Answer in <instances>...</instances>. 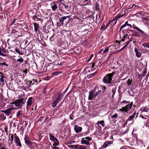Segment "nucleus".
<instances>
[{
    "mask_svg": "<svg viewBox=\"0 0 149 149\" xmlns=\"http://www.w3.org/2000/svg\"><path fill=\"white\" fill-rule=\"evenodd\" d=\"M115 74V72L113 71L112 73L107 74L103 78V82L106 84L110 83L112 79V77Z\"/></svg>",
    "mask_w": 149,
    "mask_h": 149,
    "instance_id": "f257e3e1",
    "label": "nucleus"
},
{
    "mask_svg": "<svg viewBox=\"0 0 149 149\" xmlns=\"http://www.w3.org/2000/svg\"><path fill=\"white\" fill-rule=\"evenodd\" d=\"M63 96V95L61 94V92L58 93V95L56 97L55 100L52 103V106L53 107H54L56 106L57 104L62 99Z\"/></svg>",
    "mask_w": 149,
    "mask_h": 149,
    "instance_id": "f03ea898",
    "label": "nucleus"
},
{
    "mask_svg": "<svg viewBox=\"0 0 149 149\" xmlns=\"http://www.w3.org/2000/svg\"><path fill=\"white\" fill-rule=\"evenodd\" d=\"M26 100L23 98L19 99L18 101L14 102L13 104L18 108H21L22 106V105L24 104Z\"/></svg>",
    "mask_w": 149,
    "mask_h": 149,
    "instance_id": "7ed1b4c3",
    "label": "nucleus"
},
{
    "mask_svg": "<svg viewBox=\"0 0 149 149\" xmlns=\"http://www.w3.org/2000/svg\"><path fill=\"white\" fill-rule=\"evenodd\" d=\"M133 102H132L128 104L127 105L123 107L122 108L120 109L119 110L121 111H125V112H127L131 108Z\"/></svg>",
    "mask_w": 149,
    "mask_h": 149,
    "instance_id": "20e7f679",
    "label": "nucleus"
},
{
    "mask_svg": "<svg viewBox=\"0 0 149 149\" xmlns=\"http://www.w3.org/2000/svg\"><path fill=\"white\" fill-rule=\"evenodd\" d=\"M127 33L129 34L130 36H132L138 38H140L141 35L137 32L134 31L133 30L128 29Z\"/></svg>",
    "mask_w": 149,
    "mask_h": 149,
    "instance_id": "39448f33",
    "label": "nucleus"
},
{
    "mask_svg": "<svg viewBox=\"0 0 149 149\" xmlns=\"http://www.w3.org/2000/svg\"><path fill=\"white\" fill-rule=\"evenodd\" d=\"M14 141L16 144L17 146H19L20 147H22L20 140L18 136H16L15 137Z\"/></svg>",
    "mask_w": 149,
    "mask_h": 149,
    "instance_id": "423d86ee",
    "label": "nucleus"
},
{
    "mask_svg": "<svg viewBox=\"0 0 149 149\" xmlns=\"http://www.w3.org/2000/svg\"><path fill=\"white\" fill-rule=\"evenodd\" d=\"M133 28L134 29L138 31H139L141 33H142L143 34V36H145V37L147 36V34L145 32L142 30H141L139 28H138L134 24H133Z\"/></svg>",
    "mask_w": 149,
    "mask_h": 149,
    "instance_id": "0eeeda50",
    "label": "nucleus"
},
{
    "mask_svg": "<svg viewBox=\"0 0 149 149\" xmlns=\"http://www.w3.org/2000/svg\"><path fill=\"white\" fill-rule=\"evenodd\" d=\"M14 109L13 107H12L10 109H8L6 110H1V111L6 114L7 116H8L10 114L12 110Z\"/></svg>",
    "mask_w": 149,
    "mask_h": 149,
    "instance_id": "6e6552de",
    "label": "nucleus"
},
{
    "mask_svg": "<svg viewBox=\"0 0 149 149\" xmlns=\"http://www.w3.org/2000/svg\"><path fill=\"white\" fill-rule=\"evenodd\" d=\"M25 142L26 144L28 146H30L31 145V142L28 136L25 135L24 138Z\"/></svg>",
    "mask_w": 149,
    "mask_h": 149,
    "instance_id": "1a4fd4ad",
    "label": "nucleus"
},
{
    "mask_svg": "<svg viewBox=\"0 0 149 149\" xmlns=\"http://www.w3.org/2000/svg\"><path fill=\"white\" fill-rule=\"evenodd\" d=\"M74 129L76 133H79L82 131V128L81 127L78 126L77 125H75Z\"/></svg>",
    "mask_w": 149,
    "mask_h": 149,
    "instance_id": "9d476101",
    "label": "nucleus"
},
{
    "mask_svg": "<svg viewBox=\"0 0 149 149\" xmlns=\"http://www.w3.org/2000/svg\"><path fill=\"white\" fill-rule=\"evenodd\" d=\"M94 92L93 91H91L89 92V95L88 96V100H93V99L95 97V94L94 95Z\"/></svg>",
    "mask_w": 149,
    "mask_h": 149,
    "instance_id": "9b49d317",
    "label": "nucleus"
},
{
    "mask_svg": "<svg viewBox=\"0 0 149 149\" xmlns=\"http://www.w3.org/2000/svg\"><path fill=\"white\" fill-rule=\"evenodd\" d=\"M81 143L82 144H85L87 146H89L90 145L89 142L85 140L84 138L81 139Z\"/></svg>",
    "mask_w": 149,
    "mask_h": 149,
    "instance_id": "f8f14e48",
    "label": "nucleus"
},
{
    "mask_svg": "<svg viewBox=\"0 0 149 149\" xmlns=\"http://www.w3.org/2000/svg\"><path fill=\"white\" fill-rule=\"evenodd\" d=\"M33 100L32 97H30L28 99L27 102V104L26 107L31 106L33 103Z\"/></svg>",
    "mask_w": 149,
    "mask_h": 149,
    "instance_id": "ddd939ff",
    "label": "nucleus"
},
{
    "mask_svg": "<svg viewBox=\"0 0 149 149\" xmlns=\"http://www.w3.org/2000/svg\"><path fill=\"white\" fill-rule=\"evenodd\" d=\"M113 143V142L111 141H109L105 143L102 145V148H105L108 146H109V145Z\"/></svg>",
    "mask_w": 149,
    "mask_h": 149,
    "instance_id": "4468645a",
    "label": "nucleus"
},
{
    "mask_svg": "<svg viewBox=\"0 0 149 149\" xmlns=\"http://www.w3.org/2000/svg\"><path fill=\"white\" fill-rule=\"evenodd\" d=\"M136 114V112L135 111L133 114L132 115L130 116L129 117V118H128V119L126 120L125 123H127V122L129 121H130L133 120L134 118L135 115Z\"/></svg>",
    "mask_w": 149,
    "mask_h": 149,
    "instance_id": "2eb2a0df",
    "label": "nucleus"
},
{
    "mask_svg": "<svg viewBox=\"0 0 149 149\" xmlns=\"http://www.w3.org/2000/svg\"><path fill=\"white\" fill-rule=\"evenodd\" d=\"M134 52L136 53V56L138 58H140L141 55V53L139 51V50L137 49H135Z\"/></svg>",
    "mask_w": 149,
    "mask_h": 149,
    "instance_id": "dca6fc26",
    "label": "nucleus"
},
{
    "mask_svg": "<svg viewBox=\"0 0 149 149\" xmlns=\"http://www.w3.org/2000/svg\"><path fill=\"white\" fill-rule=\"evenodd\" d=\"M70 17V16H64L61 17L59 20L60 22L61 23V24H63L64 21L67 18H69Z\"/></svg>",
    "mask_w": 149,
    "mask_h": 149,
    "instance_id": "f3484780",
    "label": "nucleus"
},
{
    "mask_svg": "<svg viewBox=\"0 0 149 149\" xmlns=\"http://www.w3.org/2000/svg\"><path fill=\"white\" fill-rule=\"evenodd\" d=\"M141 111L143 112H148L149 110V109L146 106H144L142 107L141 109Z\"/></svg>",
    "mask_w": 149,
    "mask_h": 149,
    "instance_id": "a211bd4d",
    "label": "nucleus"
},
{
    "mask_svg": "<svg viewBox=\"0 0 149 149\" xmlns=\"http://www.w3.org/2000/svg\"><path fill=\"white\" fill-rule=\"evenodd\" d=\"M1 77L0 81L3 84H4V79L6 78V77H5L3 74H1L0 76Z\"/></svg>",
    "mask_w": 149,
    "mask_h": 149,
    "instance_id": "6ab92c4d",
    "label": "nucleus"
},
{
    "mask_svg": "<svg viewBox=\"0 0 149 149\" xmlns=\"http://www.w3.org/2000/svg\"><path fill=\"white\" fill-rule=\"evenodd\" d=\"M50 139L52 141H58V140L54 136L52 135L51 134H49Z\"/></svg>",
    "mask_w": 149,
    "mask_h": 149,
    "instance_id": "aec40b11",
    "label": "nucleus"
},
{
    "mask_svg": "<svg viewBox=\"0 0 149 149\" xmlns=\"http://www.w3.org/2000/svg\"><path fill=\"white\" fill-rule=\"evenodd\" d=\"M127 26H129L131 27L132 26V25L131 24L128 23V22H125V24H124V25H123L121 26L120 29V30H121L123 28Z\"/></svg>",
    "mask_w": 149,
    "mask_h": 149,
    "instance_id": "412c9836",
    "label": "nucleus"
},
{
    "mask_svg": "<svg viewBox=\"0 0 149 149\" xmlns=\"http://www.w3.org/2000/svg\"><path fill=\"white\" fill-rule=\"evenodd\" d=\"M33 24L34 26V30L36 32L38 30L39 25L38 24L36 23H33Z\"/></svg>",
    "mask_w": 149,
    "mask_h": 149,
    "instance_id": "4be33fe9",
    "label": "nucleus"
},
{
    "mask_svg": "<svg viewBox=\"0 0 149 149\" xmlns=\"http://www.w3.org/2000/svg\"><path fill=\"white\" fill-rule=\"evenodd\" d=\"M79 146V145L78 144H77L75 145H70L69 146H68V147L70 148H72V149L75 148L78 149Z\"/></svg>",
    "mask_w": 149,
    "mask_h": 149,
    "instance_id": "5701e85b",
    "label": "nucleus"
},
{
    "mask_svg": "<svg viewBox=\"0 0 149 149\" xmlns=\"http://www.w3.org/2000/svg\"><path fill=\"white\" fill-rule=\"evenodd\" d=\"M54 5L52 6V8L53 11H55L58 8L57 6L55 3V2L53 3Z\"/></svg>",
    "mask_w": 149,
    "mask_h": 149,
    "instance_id": "b1692460",
    "label": "nucleus"
},
{
    "mask_svg": "<svg viewBox=\"0 0 149 149\" xmlns=\"http://www.w3.org/2000/svg\"><path fill=\"white\" fill-rule=\"evenodd\" d=\"M117 21V19H112V20L110 21L109 22V24H111V23H112L113 24V25H115L116 24V23Z\"/></svg>",
    "mask_w": 149,
    "mask_h": 149,
    "instance_id": "393cba45",
    "label": "nucleus"
},
{
    "mask_svg": "<svg viewBox=\"0 0 149 149\" xmlns=\"http://www.w3.org/2000/svg\"><path fill=\"white\" fill-rule=\"evenodd\" d=\"M4 66L8 67V65L6 64L5 62L0 63V66H1L2 68L4 67Z\"/></svg>",
    "mask_w": 149,
    "mask_h": 149,
    "instance_id": "a878e982",
    "label": "nucleus"
},
{
    "mask_svg": "<svg viewBox=\"0 0 149 149\" xmlns=\"http://www.w3.org/2000/svg\"><path fill=\"white\" fill-rule=\"evenodd\" d=\"M104 120H101L98 121L97 123V124H101L104 127L105 126V124H104Z\"/></svg>",
    "mask_w": 149,
    "mask_h": 149,
    "instance_id": "bb28decb",
    "label": "nucleus"
},
{
    "mask_svg": "<svg viewBox=\"0 0 149 149\" xmlns=\"http://www.w3.org/2000/svg\"><path fill=\"white\" fill-rule=\"evenodd\" d=\"M87 147L86 146L79 145L78 149H86Z\"/></svg>",
    "mask_w": 149,
    "mask_h": 149,
    "instance_id": "cd10ccee",
    "label": "nucleus"
},
{
    "mask_svg": "<svg viewBox=\"0 0 149 149\" xmlns=\"http://www.w3.org/2000/svg\"><path fill=\"white\" fill-rule=\"evenodd\" d=\"M61 4L62 5V8L63 9H65L66 10H67L68 9V7L65 4L63 3H62Z\"/></svg>",
    "mask_w": 149,
    "mask_h": 149,
    "instance_id": "c85d7f7f",
    "label": "nucleus"
},
{
    "mask_svg": "<svg viewBox=\"0 0 149 149\" xmlns=\"http://www.w3.org/2000/svg\"><path fill=\"white\" fill-rule=\"evenodd\" d=\"M22 114V111L19 110L17 113L16 116L17 117L19 118Z\"/></svg>",
    "mask_w": 149,
    "mask_h": 149,
    "instance_id": "c756f323",
    "label": "nucleus"
},
{
    "mask_svg": "<svg viewBox=\"0 0 149 149\" xmlns=\"http://www.w3.org/2000/svg\"><path fill=\"white\" fill-rule=\"evenodd\" d=\"M144 47L148 48H149V43H146L143 44L142 45Z\"/></svg>",
    "mask_w": 149,
    "mask_h": 149,
    "instance_id": "7c9ffc66",
    "label": "nucleus"
},
{
    "mask_svg": "<svg viewBox=\"0 0 149 149\" xmlns=\"http://www.w3.org/2000/svg\"><path fill=\"white\" fill-rule=\"evenodd\" d=\"M97 72L96 71L95 72H94L92 74H90L89 75H88V78H91L93 76H94L95 74H97Z\"/></svg>",
    "mask_w": 149,
    "mask_h": 149,
    "instance_id": "2f4dec72",
    "label": "nucleus"
},
{
    "mask_svg": "<svg viewBox=\"0 0 149 149\" xmlns=\"http://www.w3.org/2000/svg\"><path fill=\"white\" fill-rule=\"evenodd\" d=\"M129 34L127 32L126 34L124 36L122 40V41H124L127 38H129L127 37V36Z\"/></svg>",
    "mask_w": 149,
    "mask_h": 149,
    "instance_id": "473e14b6",
    "label": "nucleus"
},
{
    "mask_svg": "<svg viewBox=\"0 0 149 149\" xmlns=\"http://www.w3.org/2000/svg\"><path fill=\"white\" fill-rule=\"evenodd\" d=\"M109 50V49L108 47H107L103 51V53L104 54H106L107 52H108Z\"/></svg>",
    "mask_w": 149,
    "mask_h": 149,
    "instance_id": "72a5a7b5",
    "label": "nucleus"
},
{
    "mask_svg": "<svg viewBox=\"0 0 149 149\" xmlns=\"http://www.w3.org/2000/svg\"><path fill=\"white\" fill-rule=\"evenodd\" d=\"M61 73H62V72H54L53 73V75L54 76H56Z\"/></svg>",
    "mask_w": 149,
    "mask_h": 149,
    "instance_id": "f704fd0d",
    "label": "nucleus"
},
{
    "mask_svg": "<svg viewBox=\"0 0 149 149\" xmlns=\"http://www.w3.org/2000/svg\"><path fill=\"white\" fill-rule=\"evenodd\" d=\"M24 61V59L22 58H19L17 60V62H20V63H22Z\"/></svg>",
    "mask_w": 149,
    "mask_h": 149,
    "instance_id": "c9c22d12",
    "label": "nucleus"
},
{
    "mask_svg": "<svg viewBox=\"0 0 149 149\" xmlns=\"http://www.w3.org/2000/svg\"><path fill=\"white\" fill-rule=\"evenodd\" d=\"M33 19L34 20L38 21L40 20V19L37 17L36 16H33L32 17Z\"/></svg>",
    "mask_w": 149,
    "mask_h": 149,
    "instance_id": "e433bc0d",
    "label": "nucleus"
},
{
    "mask_svg": "<svg viewBox=\"0 0 149 149\" xmlns=\"http://www.w3.org/2000/svg\"><path fill=\"white\" fill-rule=\"evenodd\" d=\"M0 55L2 56H6V55L3 54L2 52V50L1 48H0Z\"/></svg>",
    "mask_w": 149,
    "mask_h": 149,
    "instance_id": "4c0bfd02",
    "label": "nucleus"
},
{
    "mask_svg": "<svg viewBox=\"0 0 149 149\" xmlns=\"http://www.w3.org/2000/svg\"><path fill=\"white\" fill-rule=\"evenodd\" d=\"M124 15H123V14H122V15L118 14L116 16L117 19L120 18L121 17H123L124 16Z\"/></svg>",
    "mask_w": 149,
    "mask_h": 149,
    "instance_id": "58836bf2",
    "label": "nucleus"
},
{
    "mask_svg": "<svg viewBox=\"0 0 149 149\" xmlns=\"http://www.w3.org/2000/svg\"><path fill=\"white\" fill-rule=\"evenodd\" d=\"M99 5L97 3H96L95 4V9L96 10H98L99 9Z\"/></svg>",
    "mask_w": 149,
    "mask_h": 149,
    "instance_id": "ea45409f",
    "label": "nucleus"
},
{
    "mask_svg": "<svg viewBox=\"0 0 149 149\" xmlns=\"http://www.w3.org/2000/svg\"><path fill=\"white\" fill-rule=\"evenodd\" d=\"M144 14V13H143V12H141V11H140V12H139L138 13H137L136 14L137 15V16H139V15H143Z\"/></svg>",
    "mask_w": 149,
    "mask_h": 149,
    "instance_id": "a19ab883",
    "label": "nucleus"
},
{
    "mask_svg": "<svg viewBox=\"0 0 149 149\" xmlns=\"http://www.w3.org/2000/svg\"><path fill=\"white\" fill-rule=\"evenodd\" d=\"M84 138L85 139H87L89 141H91L92 140V139L90 137L87 136V137H86L85 138Z\"/></svg>",
    "mask_w": 149,
    "mask_h": 149,
    "instance_id": "79ce46f5",
    "label": "nucleus"
},
{
    "mask_svg": "<svg viewBox=\"0 0 149 149\" xmlns=\"http://www.w3.org/2000/svg\"><path fill=\"white\" fill-rule=\"evenodd\" d=\"M15 50L16 52L18 53L19 54L21 55L22 54V53L20 52V51L17 48H15Z\"/></svg>",
    "mask_w": 149,
    "mask_h": 149,
    "instance_id": "37998d69",
    "label": "nucleus"
},
{
    "mask_svg": "<svg viewBox=\"0 0 149 149\" xmlns=\"http://www.w3.org/2000/svg\"><path fill=\"white\" fill-rule=\"evenodd\" d=\"M101 92V91H98L95 94V96L96 97Z\"/></svg>",
    "mask_w": 149,
    "mask_h": 149,
    "instance_id": "c03bdc74",
    "label": "nucleus"
},
{
    "mask_svg": "<svg viewBox=\"0 0 149 149\" xmlns=\"http://www.w3.org/2000/svg\"><path fill=\"white\" fill-rule=\"evenodd\" d=\"M56 142H55L53 144V146H55L58 145V144L59 143V141H56Z\"/></svg>",
    "mask_w": 149,
    "mask_h": 149,
    "instance_id": "a18cd8bd",
    "label": "nucleus"
},
{
    "mask_svg": "<svg viewBox=\"0 0 149 149\" xmlns=\"http://www.w3.org/2000/svg\"><path fill=\"white\" fill-rule=\"evenodd\" d=\"M49 144L51 146L52 149H60L58 147H55L54 148L52 146H51V143H49Z\"/></svg>",
    "mask_w": 149,
    "mask_h": 149,
    "instance_id": "49530a36",
    "label": "nucleus"
},
{
    "mask_svg": "<svg viewBox=\"0 0 149 149\" xmlns=\"http://www.w3.org/2000/svg\"><path fill=\"white\" fill-rule=\"evenodd\" d=\"M118 116H117V113H115L114 115H113L111 117L112 118H117V117Z\"/></svg>",
    "mask_w": 149,
    "mask_h": 149,
    "instance_id": "de8ad7c7",
    "label": "nucleus"
},
{
    "mask_svg": "<svg viewBox=\"0 0 149 149\" xmlns=\"http://www.w3.org/2000/svg\"><path fill=\"white\" fill-rule=\"evenodd\" d=\"M11 32L13 33H16L18 32V31L15 29H13L12 30Z\"/></svg>",
    "mask_w": 149,
    "mask_h": 149,
    "instance_id": "09e8293b",
    "label": "nucleus"
},
{
    "mask_svg": "<svg viewBox=\"0 0 149 149\" xmlns=\"http://www.w3.org/2000/svg\"><path fill=\"white\" fill-rule=\"evenodd\" d=\"M132 40H129L128 41L126 42V45H127V46L129 44V43L132 41Z\"/></svg>",
    "mask_w": 149,
    "mask_h": 149,
    "instance_id": "8fccbe9b",
    "label": "nucleus"
},
{
    "mask_svg": "<svg viewBox=\"0 0 149 149\" xmlns=\"http://www.w3.org/2000/svg\"><path fill=\"white\" fill-rule=\"evenodd\" d=\"M127 84L128 85H129L131 84V82L130 81V80L129 79L127 81Z\"/></svg>",
    "mask_w": 149,
    "mask_h": 149,
    "instance_id": "3c124183",
    "label": "nucleus"
},
{
    "mask_svg": "<svg viewBox=\"0 0 149 149\" xmlns=\"http://www.w3.org/2000/svg\"><path fill=\"white\" fill-rule=\"evenodd\" d=\"M13 137H14V136H13V134H12V136H11V143H13Z\"/></svg>",
    "mask_w": 149,
    "mask_h": 149,
    "instance_id": "603ef678",
    "label": "nucleus"
},
{
    "mask_svg": "<svg viewBox=\"0 0 149 149\" xmlns=\"http://www.w3.org/2000/svg\"><path fill=\"white\" fill-rule=\"evenodd\" d=\"M105 27V26L104 24H103L102 26H101L100 29H104V28Z\"/></svg>",
    "mask_w": 149,
    "mask_h": 149,
    "instance_id": "864d4df0",
    "label": "nucleus"
},
{
    "mask_svg": "<svg viewBox=\"0 0 149 149\" xmlns=\"http://www.w3.org/2000/svg\"><path fill=\"white\" fill-rule=\"evenodd\" d=\"M130 102L129 101H125V100H123V101L121 103H127L129 102Z\"/></svg>",
    "mask_w": 149,
    "mask_h": 149,
    "instance_id": "5fc2aeb1",
    "label": "nucleus"
},
{
    "mask_svg": "<svg viewBox=\"0 0 149 149\" xmlns=\"http://www.w3.org/2000/svg\"><path fill=\"white\" fill-rule=\"evenodd\" d=\"M16 19L15 18L14 19L13 21H12L11 23V25H13L15 23V21H16Z\"/></svg>",
    "mask_w": 149,
    "mask_h": 149,
    "instance_id": "6e6d98bb",
    "label": "nucleus"
},
{
    "mask_svg": "<svg viewBox=\"0 0 149 149\" xmlns=\"http://www.w3.org/2000/svg\"><path fill=\"white\" fill-rule=\"evenodd\" d=\"M93 54H92L91 55L90 58H89V60L87 61L88 62L91 60V59L93 57Z\"/></svg>",
    "mask_w": 149,
    "mask_h": 149,
    "instance_id": "4d7b16f0",
    "label": "nucleus"
},
{
    "mask_svg": "<svg viewBox=\"0 0 149 149\" xmlns=\"http://www.w3.org/2000/svg\"><path fill=\"white\" fill-rule=\"evenodd\" d=\"M109 23L108 24H106V26H105V27L104 28V29H106L109 26Z\"/></svg>",
    "mask_w": 149,
    "mask_h": 149,
    "instance_id": "13d9d810",
    "label": "nucleus"
},
{
    "mask_svg": "<svg viewBox=\"0 0 149 149\" xmlns=\"http://www.w3.org/2000/svg\"><path fill=\"white\" fill-rule=\"evenodd\" d=\"M147 73V71L146 70H143V75L146 74Z\"/></svg>",
    "mask_w": 149,
    "mask_h": 149,
    "instance_id": "bf43d9fd",
    "label": "nucleus"
},
{
    "mask_svg": "<svg viewBox=\"0 0 149 149\" xmlns=\"http://www.w3.org/2000/svg\"><path fill=\"white\" fill-rule=\"evenodd\" d=\"M27 69H25V70L23 72L26 74L27 73Z\"/></svg>",
    "mask_w": 149,
    "mask_h": 149,
    "instance_id": "052dcab7",
    "label": "nucleus"
},
{
    "mask_svg": "<svg viewBox=\"0 0 149 149\" xmlns=\"http://www.w3.org/2000/svg\"><path fill=\"white\" fill-rule=\"evenodd\" d=\"M112 92L113 93V95H114L115 93V90L114 89H112Z\"/></svg>",
    "mask_w": 149,
    "mask_h": 149,
    "instance_id": "680f3d73",
    "label": "nucleus"
},
{
    "mask_svg": "<svg viewBox=\"0 0 149 149\" xmlns=\"http://www.w3.org/2000/svg\"><path fill=\"white\" fill-rule=\"evenodd\" d=\"M127 46V45H125L123 47V48H122L121 49H120V50H122L123 49H124V48H125Z\"/></svg>",
    "mask_w": 149,
    "mask_h": 149,
    "instance_id": "e2e57ef3",
    "label": "nucleus"
},
{
    "mask_svg": "<svg viewBox=\"0 0 149 149\" xmlns=\"http://www.w3.org/2000/svg\"><path fill=\"white\" fill-rule=\"evenodd\" d=\"M2 51L4 53H6V51L5 49H4L3 48H2Z\"/></svg>",
    "mask_w": 149,
    "mask_h": 149,
    "instance_id": "0e129e2a",
    "label": "nucleus"
},
{
    "mask_svg": "<svg viewBox=\"0 0 149 149\" xmlns=\"http://www.w3.org/2000/svg\"><path fill=\"white\" fill-rule=\"evenodd\" d=\"M63 0H58V1L56 2V3H58V2H61Z\"/></svg>",
    "mask_w": 149,
    "mask_h": 149,
    "instance_id": "69168bd1",
    "label": "nucleus"
},
{
    "mask_svg": "<svg viewBox=\"0 0 149 149\" xmlns=\"http://www.w3.org/2000/svg\"><path fill=\"white\" fill-rule=\"evenodd\" d=\"M88 133V132H85L83 133V134H87Z\"/></svg>",
    "mask_w": 149,
    "mask_h": 149,
    "instance_id": "338daca9",
    "label": "nucleus"
},
{
    "mask_svg": "<svg viewBox=\"0 0 149 149\" xmlns=\"http://www.w3.org/2000/svg\"><path fill=\"white\" fill-rule=\"evenodd\" d=\"M6 148L4 147H1V149H6Z\"/></svg>",
    "mask_w": 149,
    "mask_h": 149,
    "instance_id": "774afa93",
    "label": "nucleus"
}]
</instances>
